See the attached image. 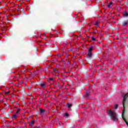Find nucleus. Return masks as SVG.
Listing matches in <instances>:
<instances>
[{"label":"nucleus","mask_w":128,"mask_h":128,"mask_svg":"<svg viewBox=\"0 0 128 128\" xmlns=\"http://www.w3.org/2000/svg\"><path fill=\"white\" fill-rule=\"evenodd\" d=\"M94 50V47H90L88 48V52H92V51Z\"/></svg>","instance_id":"1a4fd4ad"},{"label":"nucleus","mask_w":128,"mask_h":128,"mask_svg":"<svg viewBox=\"0 0 128 128\" xmlns=\"http://www.w3.org/2000/svg\"><path fill=\"white\" fill-rule=\"evenodd\" d=\"M93 40H96L95 38H92Z\"/></svg>","instance_id":"a211bd4d"},{"label":"nucleus","mask_w":128,"mask_h":128,"mask_svg":"<svg viewBox=\"0 0 128 128\" xmlns=\"http://www.w3.org/2000/svg\"><path fill=\"white\" fill-rule=\"evenodd\" d=\"M94 25L98 26V22H96Z\"/></svg>","instance_id":"dca6fc26"},{"label":"nucleus","mask_w":128,"mask_h":128,"mask_svg":"<svg viewBox=\"0 0 128 128\" xmlns=\"http://www.w3.org/2000/svg\"><path fill=\"white\" fill-rule=\"evenodd\" d=\"M128 21H125L122 23V26H128Z\"/></svg>","instance_id":"0eeeda50"},{"label":"nucleus","mask_w":128,"mask_h":128,"mask_svg":"<svg viewBox=\"0 0 128 128\" xmlns=\"http://www.w3.org/2000/svg\"><path fill=\"white\" fill-rule=\"evenodd\" d=\"M113 6H114V3H112V2H110L108 4V8H112Z\"/></svg>","instance_id":"39448f33"},{"label":"nucleus","mask_w":128,"mask_h":128,"mask_svg":"<svg viewBox=\"0 0 128 128\" xmlns=\"http://www.w3.org/2000/svg\"><path fill=\"white\" fill-rule=\"evenodd\" d=\"M58 71L54 70L52 72V74H56V72Z\"/></svg>","instance_id":"4468645a"},{"label":"nucleus","mask_w":128,"mask_h":128,"mask_svg":"<svg viewBox=\"0 0 128 128\" xmlns=\"http://www.w3.org/2000/svg\"><path fill=\"white\" fill-rule=\"evenodd\" d=\"M68 108H72V104H68Z\"/></svg>","instance_id":"f8f14e48"},{"label":"nucleus","mask_w":128,"mask_h":128,"mask_svg":"<svg viewBox=\"0 0 128 128\" xmlns=\"http://www.w3.org/2000/svg\"><path fill=\"white\" fill-rule=\"evenodd\" d=\"M108 114L112 118L113 120H118V117L116 116V112L112 110H109Z\"/></svg>","instance_id":"f257e3e1"},{"label":"nucleus","mask_w":128,"mask_h":128,"mask_svg":"<svg viewBox=\"0 0 128 128\" xmlns=\"http://www.w3.org/2000/svg\"><path fill=\"white\" fill-rule=\"evenodd\" d=\"M118 104L114 105V108H115V110H116V108H118Z\"/></svg>","instance_id":"2eb2a0df"},{"label":"nucleus","mask_w":128,"mask_h":128,"mask_svg":"<svg viewBox=\"0 0 128 128\" xmlns=\"http://www.w3.org/2000/svg\"><path fill=\"white\" fill-rule=\"evenodd\" d=\"M123 15L124 16H128V11H126V10H125V12L123 13Z\"/></svg>","instance_id":"6e6552de"},{"label":"nucleus","mask_w":128,"mask_h":128,"mask_svg":"<svg viewBox=\"0 0 128 128\" xmlns=\"http://www.w3.org/2000/svg\"><path fill=\"white\" fill-rule=\"evenodd\" d=\"M20 112V109H18L17 110V112H16V114H18V112Z\"/></svg>","instance_id":"ddd939ff"},{"label":"nucleus","mask_w":128,"mask_h":128,"mask_svg":"<svg viewBox=\"0 0 128 128\" xmlns=\"http://www.w3.org/2000/svg\"><path fill=\"white\" fill-rule=\"evenodd\" d=\"M92 52H88V54H87V58H92Z\"/></svg>","instance_id":"423d86ee"},{"label":"nucleus","mask_w":128,"mask_h":128,"mask_svg":"<svg viewBox=\"0 0 128 128\" xmlns=\"http://www.w3.org/2000/svg\"><path fill=\"white\" fill-rule=\"evenodd\" d=\"M126 95H125V96L124 98L123 102H122V106H123L124 110L122 112V114H124V108H124V103L126 102Z\"/></svg>","instance_id":"7ed1b4c3"},{"label":"nucleus","mask_w":128,"mask_h":128,"mask_svg":"<svg viewBox=\"0 0 128 128\" xmlns=\"http://www.w3.org/2000/svg\"><path fill=\"white\" fill-rule=\"evenodd\" d=\"M7 94H10V92H7Z\"/></svg>","instance_id":"6ab92c4d"},{"label":"nucleus","mask_w":128,"mask_h":128,"mask_svg":"<svg viewBox=\"0 0 128 128\" xmlns=\"http://www.w3.org/2000/svg\"><path fill=\"white\" fill-rule=\"evenodd\" d=\"M30 126H34V120H32L29 123Z\"/></svg>","instance_id":"9d476101"},{"label":"nucleus","mask_w":128,"mask_h":128,"mask_svg":"<svg viewBox=\"0 0 128 128\" xmlns=\"http://www.w3.org/2000/svg\"><path fill=\"white\" fill-rule=\"evenodd\" d=\"M14 118H17V117H16V116L14 115Z\"/></svg>","instance_id":"f3484780"},{"label":"nucleus","mask_w":128,"mask_h":128,"mask_svg":"<svg viewBox=\"0 0 128 128\" xmlns=\"http://www.w3.org/2000/svg\"><path fill=\"white\" fill-rule=\"evenodd\" d=\"M39 110L40 112V116H44V112H46V110L40 108Z\"/></svg>","instance_id":"f03ea898"},{"label":"nucleus","mask_w":128,"mask_h":128,"mask_svg":"<svg viewBox=\"0 0 128 128\" xmlns=\"http://www.w3.org/2000/svg\"><path fill=\"white\" fill-rule=\"evenodd\" d=\"M41 88H46V82H43L40 84Z\"/></svg>","instance_id":"20e7f679"},{"label":"nucleus","mask_w":128,"mask_h":128,"mask_svg":"<svg viewBox=\"0 0 128 128\" xmlns=\"http://www.w3.org/2000/svg\"><path fill=\"white\" fill-rule=\"evenodd\" d=\"M70 116V114H68V112H66V113H64V116Z\"/></svg>","instance_id":"9b49d317"}]
</instances>
